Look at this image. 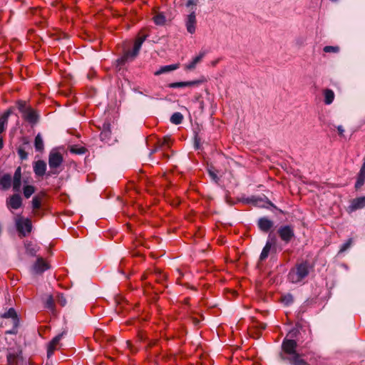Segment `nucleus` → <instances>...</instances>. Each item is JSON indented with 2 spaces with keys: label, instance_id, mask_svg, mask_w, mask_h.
<instances>
[{
  "label": "nucleus",
  "instance_id": "f257e3e1",
  "mask_svg": "<svg viewBox=\"0 0 365 365\" xmlns=\"http://www.w3.org/2000/svg\"><path fill=\"white\" fill-rule=\"evenodd\" d=\"M4 320L1 323L2 327H11V329L6 331V334H16L19 326V320L14 309L10 308L2 314Z\"/></svg>",
  "mask_w": 365,
  "mask_h": 365
},
{
  "label": "nucleus",
  "instance_id": "f03ea898",
  "mask_svg": "<svg viewBox=\"0 0 365 365\" xmlns=\"http://www.w3.org/2000/svg\"><path fill=\"white\" fill-rule=\"evenodd\" d=\"M309 274L308 264L306 262L297 264L291 269L288 274V279L292 283H299Z\"/></svg>",
  "mask_w": 365,
  "mask_h": 365
},
{
  "label": "nucleus",
  "instance_id": "7ed1b4c3",
  "mask_svg": "<svg viewBox=\"0 0 365 365\" xmlns=\"http://www.w3.org/2000/svg\"><path fill=\"white\" fill-rule=\"evenodd\" d=\"M14 222L20 237H26L31 233L32 230V223L30 219L18 215L15 217Z\"/></svg>",
  "mask_w": 365,
  "mask_h": 365
},
{
  "label": "nucleus",
  "instance_id": "20e7f679",
  "mask_svg": "<svg viewBox=\"0 0 365 365\" xmlns=\"http://www.w3.org/2000/svg\"><path fill=\"white\" fill-rule=\"evenodd\" d=\"M147 35L139 34L136 38L133 49L132 51H127L121 58L117 60L118 65H123L128 60L129 57L134 58L136 56L140 49V47L145 40Z\"/></svg>",
  "mask_w": 365,
  "mask_h": 365
},
{
  "label": "nucleus",
  "instance_id": "39448f33",
  "mask_svg": "<svg viewBox=\"0 0 365 365\" xmlns=\"http://www.w3.org/2000/svg\"><path fill=\"white\" fill-rule=\"evenodd\" d=\"M277 233L281 240L285 243H289L294 237V229L289 225L280 227L278 229Z\"/></svg>",
  "mask_w": 365,
  "mask_h": 365
},
{
  "label": "nucleus",
  "instance_id": "423d86ee",
  "mask_svg": "<svg viewBox=\"0 0 365 365\" xmlns=\"http://www.w3.org/2000/svg\"><path fill=\"white\" fill-rule=\"evenodd\" d=\"M63 163L62 155L56 151H51L48 157V165L51 169H56L58 168Z\"/></svg>",
  "mask_w": 365,
  "mask_h": 365
},
{
  "label": "nucleus",
  "instance_id": "0eeeda50",
  "mask_svg": "<svg viewBox=\"0 0 365 365\" xmlns=\"http://www.w3.org/2000/svg\"><path fill=\"white\" fill-rule=\"evenodd\" d=\"M297 346V344L296 341H294L293 339H284L282 342V347L283 351L285 354H288L289 356L292 354L297 353L296 351Z\"/></svg>",
  "mask_w": 365,
  "mask_h": 365
},
{
  "label": "nucleus",
  "instance_id": "6e6552de",
  "mask_svg": "<svg viewBox=\"0 0 365 365\" xmlns=\"http://www.w3.org/2000/svg\"><path fill=\"white\" fill-rule=\"evenodd\" d=\"M9 209L17 210L22 205V199L19 194L11 195L6 201Z\"/></svg>",
  "mask_w": 365,
  "mask_h": 365
},
{
  "label": "nucleus",
  "instance_id": "1a4fd4ad",
  "mask_svg": "<svg viewBox=\"0 0 365 365\" xmlns=\"http://www.w3.org/2000/svg\"><path fill=\"white\" fill-rule=\"evenodd\" d=\"M203 80H194L190 81H182V82H175L171 83L168 85V87L170 88H184V87H192V86H197L200 84L203 83Z\"/></svg>",
  "mask_w": 365,
  "mask_h": 365
},
{
  "label": "nucleus",
  "instance_id": "9d476101",
  "mask_svg": "<svg viewBox=\"0 0 365 365\" xmlns=\"http://www.w3.org/2000/svg\"><path fill=\"white\" fill-rule=\"evenodd\" d=\"M66 334L65 331H63L61 334L55 336L51 341L48 345L47 355L48 357H50L55 350L58 349L59 341L62 339L63 336Z\"/></svg>",
  "mask_w": 365,
  "mask_h": 365
},
{
  "label": "nucleus",
  "instance_id": "9b49d317",
  "mask_svg": "<svg viewBox=\"0 0 365 365\" xmlns=\"http://www.w3.org/2000/svg\"><path fill=\"white\" fill-rule=\"evenodd\" d=\"M196 16L195 11H192L187 17L185 21L186 29L188 33L193 34L196 30Z\"/></svg>",
  "mask_w": 365,
  "mask_h": 365
},
{
  "label": "nucleus",
  "instance_id": "f8f14e48",
  "mask_svg": "<svg viewBox=\"0 0 365 365\" xmlns=\"http://www.w3.org/2000/svg\"><path fill=\"white\" fill-rule=\"evenodd\" d=\"M13 190L19 192L21 186V168L18 167L14 173L13 180H11Z\"/></svg>",
  "mask_w": 365,
  "mask_h": 365
},
{
  "label": "nucleus",
  "instance_id": "ddd939ff",
  "mask_svg": "<svg viewBox=\"0 0 365 365\" xmlns=\"http://www.w3.org/2000/svg\"><path fill=\"white\" fill-rule=\"evenodd\" d=\"M364 207H365V197H360L351 201V205L348 207V211L351 212Z\"/></svg>",
  "mask_w": 365,
  "mask_h": 365
},
{
  "label": "nucleus",
  "instance_id": "4468645a",
  "mask_svg": "<svg viewBox=\"0 0 365 365\" xmlns=\"http://www.w3.org/2000/svg\"><path fill=\"white\" fill-rule=\"evenodd\" d=\"M49 268V266L46 262H45L43 258H38L36 263L33 266V271L35 273H42L44 271L47 270Z\"/></svg>",
  "mask_w": 365,
  "mask_h": 365
},
{
  "label": "nucleus",
  "instance_id": "2eb2a0df",
  "mask_svg": "<svg viewBox=\"0 0 365 365\" xmlns=\"http://www.w3.org/2000/svg\"><path fill=\"white\" fill-rule=\"evenodd\" d=\"M46 170V163L43 160H37L34 164V172L37 176L44 175Z\"/></svg>",
  "mask_w": 365,
  "mask_h": 365
},
{
  "label": "nucleus",
  "instance_id": "dca6fc26",
  "mask_svg": "<svg viewBox=\"0 0 365 365\" xmlns=\"http://www.w3.org/2000/svg\"><path fill=\"white\" fill-rule=\"evenodd\" d=\"M205 51H200V53L196 56L189 63L185 65V68L186 70H193L195 68L197 63L201 62L204 56H205Z\"/></svg>",
  "mask_w": 365,
  "mask_h": 365
},
{
  "label": "nucleus",
  "instance_id": "f3484780",
  "mask_svg": "<svg viewBox=\"0 0 365 365\" xmlns=\"http://www.w3.org/2000/svg\"><path fill=\"white\" fill-rule=\"evenodd\" d=\"M24 118L31 123H35L37 122L38 116L35 110L28 108L24 111Z\"/></svg>",
  "mask_w": 365,
  "mask_h": 365
},
{
  "label": "nucleus",
  "instance_id": "a211bd4d",
  "mask_svg": "<svg viewBox=\"0 0 365 365\" xmlns=\"http://www.w3.org/2000/svg\"><path fill=\"white\" fill-rule=\"evenodd\" d=\"M287 359L292 365H308L307 362L298 353L292 354Z\"/></svg>",
  "mask_w": 365,
  "mask_h": 365
},
{
  "label": "nucleus",
  "instance_id": "6ab92c4d",
  "mask_svg": "<svg viewBox=\"0 0 365 365\" xmlns=\"http://www.w3.org/2000/svg\"><path fill=\"white\" fill-rule=\"evenodd\" d=\"M11 185V176L9 174H5L0 178V187L2 190H9Z\"/></svg>",
  "mask_w": 365,
  "mask_h": 365
},
{
  "label": "nucleus",
  "instance_id": "aec40b11",
  "mask_svg": "<svg viewBox=\"0 0 365 365\" xmlns=\"http://www.w3.org/2000/svg\"><path fill=\"white\" fill-rule=\"evenodd\" d=\"M258 225L260 230L267 232L272 227L273 223L269 219L263 217L259 220Z\"/></svg>",
  "mask_w": 365,
  "mask_h": 365
},
{
  "label": "nucleus",
  "instance_id": "412c9836",
  "mask_svg": "<svg viewBox=\"0 0 365 365\" xmlns=\"http://www.w3.org/2000/svg\"><path fill=\"white\" fill-rule=\"evenodd\" d=\"M10 114L11 111L7 110L0 116V133L5 131L8 124V119Z\"/></svg>",
  "mask_w": 365,
  "mask_h": 365
},
{
  "label": "nucleus",
  "instance_id": "4be33fe9",
  "mask_svg": "<svg viewBox=\"0 0 365 365\" xmlns=\"http://www.w3.org/2000/svg\"><path fill=\"white\" fill-rule=\"evenodd\" d=\"M179 68V64H172V65H168L162 66L159 70L156 71L155 72V76H159L160 74H163L164 73H168L170 71H175Z\"/></svg>",
  "mask_w": 365,
  "mask_h": 365
},
{
  "label": "nucleus",
  "instance_id": "5701e85b",
  "mask_svg": "<svg viewBox=\"0 0 365 365\" xmlns=\"http://www.w3.org/2000/svg\"><path fill=\"white\" fill-rule=\"evenodd\" d=\"M323 94L324 96V103L327 105H330L334 100V93L332 90L327 88L324 90Z\"/></svg>",
  "mask_w": 365,
  "mask_h": 365
},
{
  "label": "nucleus",
  "instance_id": "b1692460",
  "mask_svg": "<svg viewBox=\"0 0 365 365\" xmlns=\"http://www.w3.org/2000/svg\"><path fill=\"white\" fill-rule=\"evenodd\" d=\"M274 242H267L265 246L264 247L261 254H260V257H259V259L260 260H264L269 255V253L272 249V247L274 245Z\"/></svg>",
  "mask_w": 365,
  "mask_h": 365
},
{
  "label": "nucleus",
  "instance_id": "393cba45",
  "mask_svg": "<svg viewBox=\"0 0 365 365\" xmlns=\"http://www.w3.org/2000/svg\"><path fill=\"white\" fill-rule=\"evenodd\" d=\"M364 181H365V168L361 167V170L359 171V175H358V178H357L355 187L356 188H359L360 187H361L364 185Z\"/></svg>",
  "mask_w": 365,
  "mask_h": 365
},
{
  "label": "nucleus",
  "instance_id": "a878e982",
  "mask_svg": "<svg viewBox=\"0 0 365 365\" xmlns=\"http://www.w3.org/2000/svg\"><path fill=\"white\" fill-rule=\"evenodd\" d=\"M34 146L37 151H42L44 148L43 141L40 133L37 134L35 138Z\"/></svg>",
  "mask_w": 365,
  "mask_h": 365
},
{
  "label": "nucleus",
  "instance_id": "bb28decb",
  "mask_svg": "<svg viewBox=\"0 0 365 365\" xmlns=\"http://www.w3.org/2000/svg\"><path fill=\"white\" fill-rule=\"evenodd\" d=\"M26 250L27 254L34 256L38 251L37 246L31 242H27L25 244Z\"/></svg>",
  "mask_w": 365,
  "mask_h": 365
},
{
  "label": "nucleus",
  "instance_id": "cd10ccee",
  "mask_svg": "<svg viewBox=\"0 0 365 365\" xmlns=\"http://www.w3.org/2000/svg\"><path fill=\"white\" fill-rule=\"evenodd\" d=\"M182 120H183V115L179 112H176V113H173L170 118L171 123L175 125L180 124L182 123Z\"/></svg>",
  "mask_w": 365,
  "mask_h": 365
},
{
  "label": "nucleus",
  "instance_id": "c85d7f7f",
  "mask_svg": "<svg viewBox=\"0 0 365 365\" xmlns=\"http://www.w3.org/2000/svg\"><path fill=\"white\" fill-rule=\"evenodd\" d=\"M153 21L156 25L163 26L165 24V16L162 13L155 14L153 17Z\"/></svg>",
  "mask_w": 365,
  "mask_h": 365
},
{
  "label": "nucleus",
  "instance_id": "c756f323",
  "mask_svg": "<svg viewBox=\"0 0 365 365\" xmlns=\"http://www.w3.org/2000/svg\"><path fill=\"white\" fill-rule=\"evenodd\" d=\"M35 192V188L32 185H26L24 187V195L25 197H30Z\"/></svg>",
  "mask_w": 365,
  "mask_h": 365
},
{
  "label": "nucleus",
  "instance_id": "7c9ffc66",
  "mask_svg": "<svg viewBox=\"0 0 365 365\" xmlns=\"http://www.w3.org/2000/svg\"><path fill=\"white\" fill-rule=\"evenodd\" d=\"M323 51L325 53H336L339 52L340 48L337 46H326L324 47Z\"/></svg>",
  "mask_w": 365,
  "mask_h": 365
},
{
  "label": "nucleus",
  "instance_id": "2f4dec72",
  "mask_svg": "<svg viewBox=\"0 0 365 365\" xmlns=\"http://www.w3.org/2000/svg\"><path fill=\"white\" fill-rule=\"evenodd\" d=\"M281 301L285 305H289L294 301L293 296L291 294H285V295L282 297Z\"/></svg>",
  "mask_w": 365,
  "mask_h": 365
},
{
  "label": "nucleus",
  "instance_id": "473e14b6",
  "mask_svg": "<svg viewBox=\"0 0 365 365\" xmlns=\"http://www.w3.org/2000/svg\"><path fill=\"white\" fill-rule=\"evenodd\" d=\"M159 144L161 148H169L171 144V138L170 137H164L162 140H159Z\"/></svg>",
  "mask_w": 365,
  "mask_h": 365
},
{
  "label": "nucleus",
  "instance_id": "72a5a7b5",
  "mask_svg": "<svg viewBox=\"0 0 365 365\" xmlns=\"http://www.w3.org/2000/svg\"><path fill=\"white\" fill-rule=\"evenodd\" d=\"M46 307L51 309V310H53L54 309V301H53V299L51 295H49L46 299Z\"/></svg>",
  "mask_w": 365,
  "mask_h": 365
},
{
  "label": "nucleus",
  "instance_id": "f704fd0d",
  "mask_svg": "<svg viewBox=\"0 0 365 365\" xmlns=\"http://www.w3.org/2000/svg\"><path fill=\"white\" fill-rule=\"evenodd\" d=\"M7 361L9 365H16V356L14 354H9L7 356Z\"/></svg>",
  "mask_w": 365,
  "mask_h": 365
},
{
  "label": "nucleus",
  "instance_id": "c9c22d12",
  "mask_svg": "<svg viewBox=\"0 0 365 365\" xmlns=\"http://www.w3.org/2000/svg\"><path fill=\"white\" fill-rule=\"evenodd\" d=\"M41 199L38 197H34L32 200V207L34 209H38L41 207Z\"/></svg>",
  "mask_w": 365,
  "mask_h": 365
},
{
  "label": "nucleus",
  "instance_id": "e433bc0d",
  "mask_svg": "<svg viewBox=\"0 0 365 365\" xmlns=\"http://www.w3.org/2000/svg\"><path fill=\"white\" fill-rule=\"evenodd\" d=\"M352 243V240L351 239H349L345 243H344L340 250H339V252H343L344 251H346L351 245Z\"/></svg>",
  "mask_w": 365,
  "mask_h": 365
},
{
  "label": "nucleus",
  "instance_id": "4c0bfd02",
  "mask_svg": "<svg viewBox=\"0 0 365 365\" xmlns=\"http://www.w3.org/2000/svg\"><path fill=\"white\" fill-rule=\"evenodd\" d=\"M57 302L58 303L62 306V307H64L66 304V298L64 297V296L63 294H58L57 296Z\"/></svg>",
  "mask_w": 365,
  "mask_h": 365
},
{
  "label": "nucleus",
  "instance_id": "58836bf2",
  "mask_svg": "<svg viewBox=\"0 0 365 365\" xmlns=\"http://www.w3.org/2000/svg\"><path fill=\"white\" fill-rule=\"evenodd\" d=\"M18 153L21 159H26L27 158V153L23 149H19Z\"/></svg>",
  "mask_w": 365,
  "mask_h": 365
},
{
  "label": "nucleus",
  "instance_id": "ea45409f",
  "mask_svg": "<svg viewBox=\"0 0 365 365\" xmlns=\"http://www.w3.org/2000/svg\"><path fill=\"white\" fill-rule=\"evenodd\" d=\"M336 129L339 135H344V129L342 125L337 126Z\"/></svg>",
  "mask_w": 365,
  "mask_h": 365
},
{
  "label": "nucleus",
  "instance_id": "a19ab883",
  "mask_svg": "<svg viewBox=\"0 0 365 365\" xmlns=\"http://www.w3.org/2000/svg\"><path fill=\"white\" fill-rule=\"evenodd\" d=\"M220 60L219 59H217L215 61H213L211 62V65L212 66H215L218 63H219Z\"/></svg>",
  "mask_w": 365,
  "mask_h": 365
},
{
  "label": "nucleus",
  "instance_id": "79ce46f5",
  "mask_svg": "<svg viewBox=\"0 0 365 365\" xmlns=\"http://www.w3.org/2000/svg\"><path fill=\"white\" fill-rule=\"evenodd\" d=\"M194 1L192 0H189L187 3V6H190L191 4H194Z\"/></svg>",
  "mask_w": 365,
  "mask_h": 365
},
{
  "label": "nucleus",
  "instance_id": "37998d69",
  "mask_svg": "<svg viewBox=\"0 0 365 365\" xmlns=\"http://www.w3.org/2000/svg\"><path fill=\"white\" fill-rule=\"evenodd\" d=\"M3 147V139L0 138V149Z\"/></svg>",
  "mask_w": 365,
  "mask_h": 365
},
{
  "label": "nucleus",
  "instance_id": "c03bdc74",
  "mask_svg": "<svg viewBox=\"0 0 365 365\" xmlns=\"http://www.w3.org/2000/svg\"><path fill=\"white\" fill-rule=\"evenodd\" d=\"M362 167L365 168V158H364V162Z\"/></svg>",
  "mask_w": 365,
  "mask_h": 365
}]
</instances>
